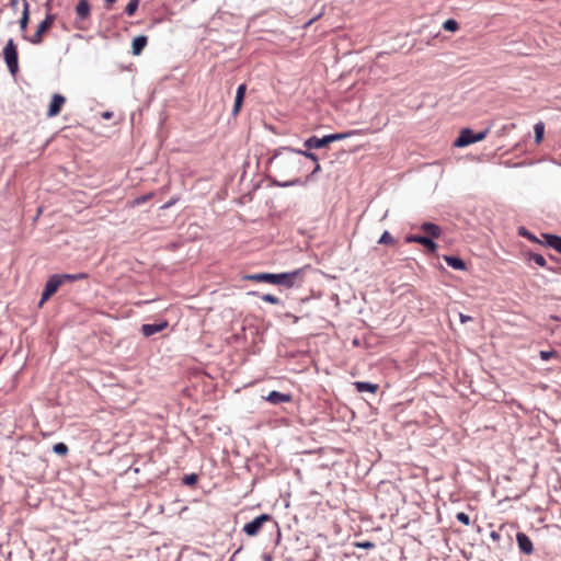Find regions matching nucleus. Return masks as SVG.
I'll return each mask as SVG.
<instances>
[{
  "label": "nucleus",
  "instance_id": "6",
  "mask_svg": "<svg viewBox=\"0 0 561 561\" xmlns=\"http://www.w3.org/2000/svg\"><path fill=\"white\" fill-rule=\"evenodd\" d=\"M54 21H55V15L47 14L46 18L37 26V30L34 33V35L31 36L28 38V41L35 45L41 44L43 41V34L51 27V25L54 24Z\"/></svg>",
  "mask_w": 561,
  "mask_h": 561
},
{
  "label": "nucleus",
  "instance_id": "38",
  "mask_svg": "<svg viewBox=\"0 0 561 561\" xmlns=\"http://www.w3.org/2000/svg\"><path fill=\"white\" fill-rule=\"evenodd\" d=\"M151 194L142 195L133 201V206L140 205L151 198Z\"/></svg>",
  "mask_w": 561,
  "mask_h": 561
},
{
  "label": "nucleus",
  "instance_id": "24",
  "mask_svg": "<svg viewBox=\"0 0 561 561\" xmlns=\"http://www.w3.org/2000/svg\"><path fill=\"white\" fill-rule=\"evenodd\" d=\"M534 131H535V141H536V144H539L543 138L545 124L542 122L536 123L534 126Z\"/></svg>",
  "mask_w": 561,
  "mask_h": 561
},
{
  "label": "nucleus",
  "instance_id": "41",
  "mask_svg": "<svg viewBox=\"0 0 561 561\" xmlns=\"http://www.w3.org/2000/svg\"><path fill=\"white\" fill-rule=\"evenodd\" d=\"M321 170V167L318 162H316V167L313 169V171L311 172V175H314L316 173H318L319 171Z\"/></svg>",
  "mask_w": 561,
  "mask_h": 561
},
{
  "label": "nucleus",
  "instance_id": "45",
  "mask_svg": "<svg viewBox=\"0 0 561 561\" xmlns=\"http://www.w3.org/2000/svg\"><path fill=\"white\" fill-rule=\"evenodd\" d=\"M263 559H264L265 561H273L272 556H271V554H267V553H265V554L263 556Z\"/></svg>",
  "mask_w": 561,
  "mask_h": 561
},
{
  "label": "nucleus",
  "instance_id": "27",
  "mask_svg": "<svg viewBox=\"0 0 561 561\" xmlns=\"http://www.w3.org/2000/svg\"><path fill=\"white\" fill-rule=\"evenodd\" d=\"M443 28L448 32H456L459 28V24L454 19H448L443 23Z\"/></svg>",
  "mask_w": 561,
  "mask_h": 561
},
{
  "label": "nucleus",
  "instance_id": "8",
  "mask_svg": "<svg viewBox=\"0 0 561 561\" xmlns=\"http://www.w3.org/2000/svg\"><path fill=\"white\" fill-rule=\"evenodd\" d=\"M407 243H419L423 245L428 252L435 253L437 244L427 236L409 234L405 237Z\"/></svg>",
  "mask_w": 561,
  "mask_h": 561
},
{
  "label": "nucleus",
  "instance_id": "26",
  "mask_svg": "<svg viewBox=\"0 0 561 561\" xmlns=\"http://www.w3.org/2000/svg\"><path fill=\"white\" fill-rule=\"evenodd\" d=\"M139 2H140V0H130L125 8V13L128 16H133L139 7Z\"/></svg>",
  "mask_w": 561,
  "mask_h": 561
},
{
  "label": "nucleus",
  "instance_id": "46",
  "mask_svg": "<svg viewBox=\"0 0 561 561\" xmlns=\"http://www.w3.org/2000/svg\"><path fill=\"white\" fill-rule=\"evenodd\" d=\"M10 4H11L12 7H16V5H18V0H11V1H10Z\"/></svg>",
  "mask_w": 561,
  "mask_h": 561
},
{
  "label": "nucleus",
  "instance_id": "4",
  "mask_svg": "<svg viewBox=\"0 0 561 561\" xmlns=\"http://www.w3.org/2000/svg\"><path fill=\"white\" fill-rule=\"evenodd\" d=\"M305 268H298L288 273L274 274V285L291 288L297 284Z\"/></svg>",
  "mask_w": 561,
  "mask_h": 561
},
{
  "label": "nucleus",
  "instance_id": "15",
  "mask_svg": "<svg viewBox=\"0 0 561 561\" xmlns=\"http://www.w3.org/2000/svg\"><path fill=\"white\" fill-rule=\"evenodd\" d=\"M543 244L561 254V237L557 234L542 233Z\"/></svg>",
  "mask_w": 561,
  "mask_h": 561
},
{
  "label": "nucleus",
  "instance_id": "39",
  "mask_svg": "<svg viewBox=\"0 0 561 561\" xmlns=\"http://www.w3.org/2000/svg\"><path fill=\"white\" fill-rule=\"evenodd\" d=\"M457 519L459 522H461L462 524H465V525H469V523H470L469 516L466 513H462V512L457 514Z\"/></svg>",
  "mask_w": 561,
  "mask_h": 561
},
{
  "label": "nucleus",
  "instance_id": "32",
  "mask_svg": "<svg viewBox=\"0 0 561 561\" xmlns=\"http://www.w3.org/2000/svg\"><path fill=\"white\" fill-rule=\"evenodd\" d=\"M323 11H324V7H321L319 9V11L314 12V14L312 15V18L307 21L304 25L305 28L309 27L314 21H317L318 19H320L322 15H323Z\"/></svg>",
  "mask_w": 561,
  "mask_h": 561
},
{
  "label": "nucleus",
  "instance_id": "11",
  "mask_svg": "<svg viewBox=\"0 0 561 561\" xmlns=\"http://www.w3.org/2000/svg\"><path fill=\"white\" fill-rule=\"evenodd\" d=\"M169 325L168 321H162L160 323H148L141 325V333L144 336L149 337L156 333H159L167 329Z\"/></svg>",
  "mask_w": 561,
  "mask_h": 561
},
{
  "label": "nucleus",
  "instance_id": "35",
  "mask_svg": "<svg viewBox=\"0 0 561 561\" xmlns=\"http://www.w3.org/2000/svg\"><path fill=\"white\" fill-rule=\"evenodd\" d=\"M262 300L272 305H278L280 302L279 298L272 294H264Z\"/></svg>",
  "mask_w": 561,
  "mask_h": 561
},
{
  "label": "nucleus",
  "instance_id": "42",
  "mask_svg": "<svg viewBox=\"0 0 561 561\" xmlns=\"http://www.w3.org/2000/svg\"><path fill=\"white\" fill-rule=\"evenodd\" d=\"M470 319H471V318H470L469 316H463V314H461V313H460V320H461V322H466V321H468V320H470Z\"/></svg>",
  "mask_w": 561,
  "mask_h": 561
},
{
  "label": "nucleus",
  "instance_id": "25",
  "mask_svg": "<svg viewBox=\"0 0 561 561\" xmlns=\"http://www.w3.org/2000/svg\"><path fill=\"white\" fill-rule=\"evenodd\" d=\"M527 257H528L529 262H534L535 264H537L540 267H545L547 265V261L541 254L528 253Z\"/></svg>",
  "mask_w": 561,
  "mask_h": 561
},
{
  "label": "nucleus",
  "instance_id": "50",
  "mask_svg": "<svg viewBox=\"0 0 561 561\" xmlns=\"http://www.w3.org/2000/svg\"><path fill=\"white\" fill-rule=\"evenodd\" d=\"M560 26H561V21H560Z\"/></svg>",
  "mask_w": 561,
  "mask_h": 561
},
{
  "label": "nucleus",
  "instance_id": "30",
  "mask_svg": "<svg viewBox=\"0 0 561 561\" xmlns=\"http://www.w3.org/2000/svg\"><path fill=\"white\" fill-rule=\"evenodd\" d=\"M274 184L279 187H288V186H293V185H299V184H301V181L299 178H296V179L284 181V182L274 181Z\"/></svg>",
  "mask_w": 561,
  "mask_h": 561
},
{
  "label": "nucleus",
  "instance_id": "49",
  "mask_svg": "<svg viewBox=\"0 0 561 561\" xmlns=\"http://www.w3.org/2000/svg\"><path fill=\"white\" fill-rule=\"evenodd\" d=\"M308 561H316V560H314V559H312V560H308Z\"/></svg>",
  "mask_w": 561,
  "mask_h": 561
},
{
  "label": "nucleus",
  "instance_id": "12",
  "mask_svg": "<svg viewBox=\"0 0 561 561\" xmlns=\"http://www.w3.org/2000/svg\"><path fill=\"white\" fill-rule=\"evenodd\" d=\"M516 540H517L518 548L522 552H524L525 554L533 553L534 546H533L530 538L526 534L518 533L516 536Z\"/></svg>",
  "mask_w": 561,
  "mask_h": 561
},
{
  "label": "nucleus",
  "instance_id": "9",
  "mask_svg": "<svg viewBox=\"0 0 561 561\" xmlns=\"http://www.w3.org/2000/svg\"><path fill=\"white\" fill-rule=\"evenodd\" d=\"M65 102H66V99L64 95L58 94V93L54 94L50 100V103H49L47 116L48 117L57 116L59 114L62 105L65 104Z\"/></svg>",
  "mask_w": 561,
  "mask_h": 561
},
{
  "label": "nucleus",
  "instance_id": "29",
  "mask_svg": "<svg viewBox=\"0 0 561 561\" xmlns=\"http://www.w3.org/2000/svg\"><path fill=\"white\" fill-rule=\"evenodd\" d=\"M68 450V446L64 443H57L53 446V451L59 456H66Z\"/></svg>",
  "mask_w": 561,
  "mask_h": 561
},
{
  "label": "nucleus",
  "instance_id": "3",
  "mask_svg": "<svg viewBox=\"0 0 561 561\" xmlns=\"http://www.w3.org/2000/svg\"><path fill=\"white\" fill-rule=\"evenodd\" d=\"M3 57L10 73L14 76L19 70V58L18 48L12 38L8 41L3 48Z\"/></svg>",
  "mask_w": 561,
  "mask_h": 561
},
{
  "label": "nucleus",
  "instance_id": "43",
  "mask_svg": "<svg viewBox=\"0 0 561 561\" xmlns=\"http://www.w3.org/2000/svg\"><path fill=\"white\" fill-rule=\"evenodd\" d=\"M115 1L116 0H105L106 8L110 9Z\"/></svg>",
  "mask_w": 561,
  "mask_h": 561
},
{
  "label": "nucleus",
  "instance_id": "31",
  "mask_svg": "<svg viewBox=\"0 0 561 561\" xmlns=\"http://www.w3.org/2000/svg\"><path fill=\"white\" fill-rule=\"evenodd\" d=\"M198 480V477L197 474L195 473H191V474H185L183 478H182V482L183 484L185 485H194Z\"/></svg>",
  "mask_w": 561,
  "mask_h": 561
},
{
  "label": "nucleus",
  "instance_id": "44",
  "mask_svg": "<svg viewBox=\"0 0 561 561\" xmlns=\"http://www.w3.org/2000/svg\"><path fill=\"white\" fill-rule=\"evenodd\" d=\"M112 115H113V114H112L111 112H105V113H103V115H102V116H103L104 118H106V119H110V118L112 117Z\"/></svg>",
  "mask_w": 561,
  "mask_h": 561
},
{
  "label": "nucleus",
  "instance_id": "10",
  "mask_svg": "<svg viewBox=\"0 0 561 561\" xmlns=\"http://www.w3.org/2000/svg\"><path fill=\"white\" fill-rule=\"evenodd\" d=\"M264 399L274 405H278L282 403L291 402L293 397L290 393H283V392L273 390Z\"/></svg>",
  "mask_w": 561,
  "mask_h": 561
},
{
  "label": "nucleus",
  "instance_id": "22",
  "mask_svg": "<svg viewBox=\"0 0 561 561\" xmlns=\"http://www.w3.org/2000/svg\"><path fill=\"white\" fill-rule=\"evenodd\" d=\"M57 277H59L61 285H64L67 282H76L79 279H83L87 277V274L84 273H78V274H56Z\"/></svg>",
  "mask_w": 561,
  "mask_h": 561
},
{
  "label": "nucleus",
  "instance_id": "7",
  "mask_svg": "<svg viewBox=\"0 0 561 561\" xmlns=\"http://www.w3.org/2000/svg\"><path fill=\"white\" fill-rule=\"evenodd\" d=\"M61 286V282L59 277H57L56 274L51 275L48 280L45 284L44 290L42 293V298L39 301V307L43 306V304L49 299Z\"/></svg>",
  "mask_w": 561,
  "mask_h": 561
},
{
  "label": "nucleus",
  "instance_id": "28",
  "mask_svg": "<svg viewBox=\"0 0 561 561\" xmlns=\"http://www.w3.org/2000/svg\"><path fill=\"white\" fill-rule=\"evenodd\" d=\"M396 242L394 238L388 232L385 231L380 239L378 240L379 244L393 245Z\"/></svg>",
  "mask_w": 561,
  "mask_h": 561
},
{
  "label": "nucleus",
  "instance_id": "47",
  "mask_svg": "<svg viewBox=\"0 0 561 561\" xmlns=\"http://www.w3.org/2000/svg\"><path fill=\"white\" fill-rule=\"evenodd\" d=\"M492 537H493V540H496L499 538V535L495 531H493Z\"/></svg>",
  "mask_w": 561,
  "mask_h": 561
},
{
  "label": "nucleus",
  "instance_id": "17",
  "mask_svg": "<svg viewBox=\"0 0 561 561\" xmlns=\"http://www.w3.org/2000/svg\"><path fill=\"white\" fill-rule=\"evenodd\" d=\"M245 91H247L245 84H240L238 87L236 98H234V104H233V108H232L233 115H237L239 113V111L242 106L243 100H244Z\"/></svg>",
  "mask_w": 561,
  "mask_h": 561
},
{
  "label": "nucleus",
  "instance_id": "37",
  "mask_svg": "<svg viewBox=\"0 0 561 561\" xmlns=\"http://www.w3.org/2000/svg\"><path fill=\"white\" fill-rule=\"evenodd\" d=\"M519 234L526 237L527 239L536 242H540L533 233H530L525 227L519 228Z\"/></svg>",
  "mask_w": 561,
  "mask_h": 561
},
{
  "label": "nucleus",
  "instance_id": "21",
  "mask_svg": "<svg viewBox=\"0 0 561 561\" xmlns=\"http://www.w3.org/2000/svg\"><path fill=\"white\" fill-rule=\"evenodd\" d=\"M354 386L358 392L369 391L371 393H376L378 390L377 383L366 382V381H355Z\"/></svg>",
  "mask_w": 561,
  "mask_h": 561
},
{
  "label": "nucleus",
  "instance_id": "23",
  "mask_svg": "<svg viewBox=\"0 0 561 561\" xmlns=\"http://www.w3.org/2000/svg\"><path fill=\"white\" fill-rule=\"evenodd\" d=\"M23 12H22V16L20 19V28L21 31H25L26 30V26H27V23H28V20H30V14H28V2L26 0L23 1Z\"/></svg>",
  "mask_w": 561,
  "mask_h": 561
},
{
  "label": "nucleus",
  "instance_id": "16",
  "mask_svg": "<svg viewBox=\"0 0 561 561\" xmlns=\"http://www.w3.org/2000/svg\"><path fill=\"white\" fill-rule=\"evenodd\" d=\"M420 229L427 234L432 240L439 238L442 233V229L439 226L433 222H423Z\"/></svg>",
  "mask_w": 561,
  "mask_h": 561
},
{
  "label": "nucleus",
  "instance_id": "13",
  "mask_svg": "<svg viewBox=\"0 0 561 561\" xmlns=\"http://www.w3.org/2000/svg\"><path fill=\"white\" fill-rule=\"evenodd\" d=\"M330 144V138L328 135L323 136L322 138H318L316 136H311L305 141V147L307 149H320Z\"/></svg>",
  "mask_w": 561,
  "mask_h": 561
},
{
  "label": "nucleus",
  "instance_id": "19",
  "mask_svg": "<svg viewBox=\"0 0 561 561\" xmlns=\"http://www.w3.org/2000/svg\"><path fill=\"white\" fill-rule=\"evenodd\" d=\"M444 260L447 263V265L454 270H457V271L466 270V263L459 256L446 255V256H444Z\"/></svg>",
  "mask_w": 561,
  "mask_h": 561
},
{
  "label": "nucleus",
  "instance_id": "14",
  "mask_svg": "<svg viewBox=\"0 0 561 561\" xmlns=\"http://www.w3.org/2000/svg\"><path fill=\"white\" fill-rule=\"evenodd\" d=\"M76 14L80 21H84L90 18L91 7L88 0H79L76 5Z\"/></svg>",
  "mask_w": 561,
  "mask_h": 561
},
{
  "label": "nucleus",
  "instance_id": "40",
  "mask_svg": "<svg viewBox=\"0 0 561 561\" xmlns=\"http://www.w3.org/2000/svg\"><path fill=\"white\" fill-rule=\"evenodd\" d=\"M308 159L312 160L313 162H318V156L312 152L308 154Z\"/></svg>",
  "mask_w": 561,
  "mask_h": 561
},
{
  "label": "nucleus",
  "instance_id": "33",
  "mask_svg": "<svg viewBox=\"0 0 561 561\" xmlns=\"http://www.w3.org/2000/svg\"><path fill=\"white\" fill-rule=\"evenodd\" d=\"M539 356L542 360H549L553 357H558L557 351H540Z\"/></svg>",
  "mask_w": 561,
  "mask_h": 561
},
{
  "label": "nucleus",
  "instance_id": "20",
  "mask_svg": "<svg viewBox=\"0 0 561 561\" xmlns=\"http://www.w3.org/2000/svg\"><path fill=\"white\" fill-rule=\"evenodd\" d=\"M244 279L252 282H264L274 284V274L272 273H257L244 276Z\"/></svg>",
  "mask_w": 561,
  "mask_h": 561
},
{
  "label": "nucleus",
  "instance_id": "18",
  "mask_svg": "<svg viewBox=\"0 0 561 561\" xmlns=\"http://www.w3.org/2000/svg\"><path fill=\"white\" fill-rule=\"evenodd\" d=\"M148 43V38L145 35H138L133 39L131 51L135 56H138L142 53L144 48Z\"/></svg>",
  "mask_w": 561,
  "mask_h": 561
},
{
  "label": "nucleus",
  "instance_id": "48",
  "mask_svg": "<svg viewBox=\"0 0 561 561\" xmlns=\"http://www.w3.org/2000/svg\"><path fill=\"white\" fill-rule=\"evenodd\" d=\"M76 27H77L78 30H84V27H83V26H81V25H79V23H78V22H76Z\"/></svg>",
  "mask_w": 561,
  "mask_h": 561
},
{
  "label": "nucleus",
  "instance_id": "2",
  "mask_svg": "<svg viewBox=\"0 0 561 561\" xmlns=\"http://www.w3.org/2000/svg\"><path fill=\"white\" fill-rule=\"evenodd\" d=\"M489 133V127L482 131L474 133L470 128L460 130L459 136L454 140L453 146L456 148H463L477 141L483 140Z\"/></svg>",
  "mask_w": 561,
  "mask_h": 561
},
{
  "label": "nucleus",
  "instance_id": "5",
  "mask_svg": "<svg viewBox=\"0 0 561 561\" xmlns=\"http://www.w3.org/2000/svg\"><path fill=\"white\" fill-rule=\"evenodd\" d=\"M268 520H272V516L268 515V514H262V515L255 517L250 523H247L243 526V531L248 536L254 537V536H256L260 533V530L262 529L264 523H266Z\"/></svg>",
  "mask_w": 561,
  "mask_h": 561
},
{
  "label": "nucleus",
  "instance_id": "34",
  "mask_svg": "<svg viewBox=\"0 0 561 561\" xmlns=\"http://www.w3.org/2000/svg\"><path fill=\"white\" fill-rule=\"evenodd\" d=\"M330 138V144L336 140L345 139L351 136V133H336L328 135Z\"/></svg>",
  "mask_w": 561,
  "mask_h": 561
},
{
  "label": "nucleus",
  "instance_id": "1",
  "mask_svg": "<svg viewBox=\"0 0 561 561\" xmlns=\"http://www.w3.org/2000/svg\"><path fill=\"white\" fill-rule=\"evenodd\" d=\"M311 153L309 149L307 151L304 150H294L291 148H283V151L276 152L270 160V163L273 168L279 173H299L301 160L298 156H304L308 158V154Z\"/></svg>",
  "mask_w": 561,
  "mask_h": 561
},
{
  "label": "nucleus",
  "instance_id": "36",
  "mask_svg": "<svg viewBox=\"0 0 561 561\" xmlns=\"http://www.w3.org/2000/svg\"><path fill=\"white\" fill-rule=\"evenodd\" d=\"M354 546L356 548H360V549H374L376 547V545L373 542V541H356L354 542Z\"/></svg>",
  "mask_w": 561,
  "mask_h": 561
}]
</instances>
